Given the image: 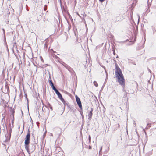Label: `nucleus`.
Returning a JSON list of instances; mask_svg holds the SVG:
<instances>
[{"instance_id":"42","label":"nucleus","mask_w":156,"mask_h":156,"mask_svg":"<svg viewBox=\"0 0 156 156\" xmlns=\"http://www.w3.org/2000/svg\"><path fill=\"white\" fill-rule=\"evenodd\" d=\"M21 112H22V113L23 114V112L21 111Z\"/></svg>"},{"instance_id":"23","label":"nucleus","mask_w":156,"mask_h":156,"mask_svg":"<svg viewBox=\"0 0 156 156\" xmlns=\"http://www.w3.org/2000/svg\"><path fill=\"white\" fill-rule=\"evenodd\" d=\"M2 116H3V119H5V115L4 114H2Z\"/></svg>"},{"instance_id":"27","label":"nucleus","mask_w":156,"mask_h":156,"mask_svg":"<svg viewBox=\"0 0 156 156\" xmlns=\"http://www.w3.org/2000/svg\"><path fill=\"white\" fill-rule=\"evenodd\" d=\"M64 67L66 68H67L68 67V65L66 64H65V66H64Z\"/></svg>"},{"instance_id":"21","label":"nucleus","mask_w":156,"mask_h":156,"mask_svg":"<svg viewBox=\"0 0 156 156\" xmlns=\"http://www.w3.org/2000/svg\"><path fill=\"white\" fill-rule=\"evenodd\" d=\"M80 114H81V115L82 116V115H83V112H82V110H81V111H80Z\"/></svg>"},{"instance_id":"40","label":"nucleus","mask_w":156,"mask_h":156,"mask_svg":"<svg viewBox=\"0 0 156 156\" xmlns=\"http://www.w3.org/2000/svg\"><path fill=\"white\" fill-rule=\"evenodd\" d=\"M68 69L69 71H70V70L69 69Z\"/></svg>"},{"instance_id":"2","label":"nucleus","mask_w":156,"mask_h":156,"mask_svg":"<svg viewBox=\"0 0 156 156\" xmlns=\"http://www.w3.org/2000/svg\"><path fill=\"white\" fill-rule=\"evenodd\" d=\"M30 129H29L27 131V134L26 136L24 142L25 147L27 151H29L28 145H29L30 143Z\"/></svg>"},{"instance_id":"6","label":"nucleus","mask_w":156,"mask_h":156,"mask_svg":"<svg viewBox=\"0 0 156 156\" xmlns=\"http://www.w3.org/2000/svg\"><path fill=\"white\" fill-rule=\"evenodd\" d=\"M9 111L11 112V115L12 116L13 118L14 117V114L15 113V108L12 109V108H10L9 109Z\"/></svg>"},{"instance_id":"19","label":"nucleus","mask_w":156,"mask_h":156,"mask_svg":"<svg viewBox=\"0 0 156 156\" xmlns=\"http://www.w3.org/2000/svg\"><path fill=\"white\" fill-rule=\"evenodd\" d=\"M88 139H89V142L90 143V142H91V137H90V135H89V136Z\"/></svg>"},{"instance_id":"16","label":"nucleus","mask_w":156,"mask_h":156,"mask_svg":"<svg viewBox=\"0 0 156 156\" xmlns=\"http://www.w3.org/2000/svg\"><path fill=\"white\" fill-rule=\"evenodd\" d=\"M5 87L7 90V92L8 91H9V87L8 86L6 85L5 86Z\"/></svg>"},{"instance_id":"13","label":"nucleus","mask_w":156,"mask_h":156,"mask_svg":"<svg viewBox=\"0 0 156 156\" xmlns=\"http://www.w3.org/2000/svg\"><path fill=\"white\" fill-rule=\"evenodd\" d=\"M51 87L52 88V89L54 90V91H55L57 89L54 86V84L53 85H51Z\"/></svg>"},{"instance_id":"17","label":"nucleus","mask_w":156,"mask_h":156,"mask_svg":"<svg viewBox=\"0 0 156 156\" xmlns=\"http://www.w3.org/2000/svg\"><path fill=\"white\" fill-rule=\"evenodd\" d=\"M122 87H123V89L122 90L123 91H125V81H124V84L123 85H121Z\"/></svg>"},{"instance_id":"14","label":"nucleus","mask_w":156,"mask_h":156,"mask_svg":"<svg viewBox=\"0 0 156 156\" xmlns=\"http://www.w3.org/2000/svg\"><path fill=\"white\" fill-rule=\"evenodd\" d=\"M104 69V70L106 73V79H105V83H105L106 80H107V79L108 78V74H107V71H106V69Z\"/></svg>"},{"instance_id":"18","label":"nucleus","mask_w":156,"mask_h":156,"mask_svg":"<svg viewBox=\"0 0 156 156\" xmlns=\"http://www.w3.org/2000/svg\"><path fill=\"white\" fill-rule=\"evenodd\" d=\"M40 59L41 60V61L43 63H44V60L42 58V57L41 56H40Z\"/></svg>"},{"instance_id":"9","label":"nucleus","mask_w":156,"mask_h":156,"mask_svg":"<svg viewBox=\"0 0 156 156\" xmlns=\"http://www.w3.org/2000/svg\"><path fill=\"white\" fill-rule=\"evenodd\" d=\"M48 82H49V84L50 85V86H51V85H53V83L51 79V78L50 77V76H49V78L48 79Z\"/></svg>"},{"instance_id":"31","label":"nucleus","mask_w":156,"mask_h":156,"mask_svg":"<svg viewBox=\"0 0 156 156\" xmlns=\"http://www.w3.org/2000/svg\"><path fill=\"white\" fill-rule=\"evenodd\" d=\"M26 99H27V103H28V98L27 97L26 98Z\"/></svg>"},{"instance_id":"32","label":"nucleus","mask_w":156,"mask_h":156,"mask_svg":"<svg viewBox=\"0 0 156 156\" xmlns=\"http://www.w3.org/2000/svg\"><path fill=\"white\" fill-rule=\"evenodd\" d=\"M26 99H27V103H28V98L27 97L26 98Z\"/></svg>"},{"instance_id":"1","label":"nucleus","mask_w":156,"mask_h":156,"mask_svg":"<svg viewBox=\"0 0 156 156\" xmlns=\"http://www.w3.org/2000/svg\"><path fill=\"white\" fill-rule=\"evenodd\" d=\"M115 75L118 82L121 85H123L125 80L121 69H115Z\"/></svg>"},{"instance_id":"12","label":"nucleus","mask_w":156,"mask_h":156,"mask_svg":"<svg viewBox=\"0 0 156 156\" xmlns=\"http://www.w3.org/2000/svg\"><path fill=\"white\" fill-rule=\"evenodd\" d=\"M59 98L61 100L63 104H64V103H65L66 101H65L64 98H62V96Z\"/></svg>"},{"instance_id":"36","label":"nucleus","mask_w":156,"mask_h":156,"mask_svg":"<svg viewBox=\"0 0 156 156\" xmlns=\"http://www.w3.org/2000/svg\"><path fill=\"white\" fill-rule=\"evenodd\" d=\"M45 136V133L43 134V136Z\"/></svg>"},{"instance_id":"34","label":"nucleus","mask_w":156,"mask_h":156,"mask_svg":"<svg viewBox=\"0 0 156 156\" xmlns=\"http://www.w3.org/2000/svg\"><path fill=\"white\" fill-rule=\"evenodd\" d=\"M148 70L151 73V71L150 70V69H148Z\"/></svg>"},{"instance_id":"5","label":"nucleus","mask_w":156,"mask_h":156,"mask_svg":"<svg viewBox=\"0 0 156 156\" xmlns=\"http://www.w3.org/2000/svg\"><path fill=\"white\" fill-rule=\"evenodd\" d=\"M93 108H91V110L90 111L89 113H88V119L90 120H91L92 118V116L93 115L92 112L93 111Z\"/></svg>"},{"instance_id":"33","label":"nucleus","mask_w":156,"mask_h":156,"mask_svg":"<svg viewBox=\"0 0 156 156\" xmlns=\"http://www.w3.org/2000/svg\"><path fill=\"white\" fill-rule=\"evenodd\" d=\"M44 106L46 108H48V105H47H47H44Z\"/></svg>"},{"instance_id":"24","label":"nucleus","mask_w":156,"mask_h":156,"mask_svg":"<svg viewBox=\"0 0 156 156\" xmlns=\"http://www.w3.org/2000/svg\"><path fill=\"white\" fill-rule=\"evenodd\" d=\"M115 66H116V69L119 68L118 66H117V65L116 63H115Z\"/></svg>"},{"instance_id":"43","label":"nucleus","mask_w":156,"mask_h":156,"mask_svg":"<svg viewBox=\"0 0 156 156\" xmlns=\"http://www.w3.org/2000/svg\"><path fill=\"white\" fill-rule=\"evenodd\" d=\"M32 135L34 137V136H33V135L32 134Z\"/></svg>"},{"instance_id":"28","label":"nucleus","mask_w":156,"mask_h":156,"mask_svg":"<svg viewBox=\"0 0 156 156\" xmlns=\"http://www.w3.org/2000/svg\"><path fill=\"white\" fill-rule=\"evenodd\" d=\"M33 124V121L32 119L31 118V121H30Z\"/></svg>"},{"instance_id":"20","label":"nucleus","mask_w":156,"mask_h":156,"mask_svg":"<svg viewBox=\"0 0 156 156\" xmlns=\"http://www.w3.org/2000/svg\"><path fill=\"white\" fill-rule=\"evenodd\" d=\"M127 93L126 92V93L124 95V97H126L127 96Z\"/></svg>"},{"instance_id":"35","label":"nucleus","mask_w":156,"mask_h":156,"mask_svg":"<svg viewBox=\"0 0 156 156\" xmlns=\"http://www.w3.org/2000/svg\"><path fill=\"white\" fill-rule=\"evenodd\" d=\"M101 2H103L105 0H99Z\"/></svg>"},{"instance_id":"4","label":"nucleus","mask_w":156,"mask_h":156,"mask_svg":"<svg viewBox=\"0 0 156 156\" xmlns=\"http://www.w3.org/2000/svg\"><path fill=\"white\" fill-rule=\"evenodd\" d=\"M75 98H76V102L77 103V104L78 106H79L80 109L81 110H82V107L81 103V101H80V98L78 97V96L76 95H75Z\"/></svg>"},{"instance_id":"37","label":"nucleus","mask_w":156,"mask_h":156,"mask_svg":"<svg viewBox=\"0 0 156 156\" xmlns=\"http://www.w3.org/2000/svg\"><path fill=\"white\" fill-rule=\"evenodd\" d=\"M91 148V147L90 146L89 149H90Z\"/></svg>"},{"instance_id":"39","label":"nucleus","mask_w":156,"mask_h":156,"mask_svg":"<svg viewBox=\"0 0 156 156\" xmlns=\"http://www.w3.org/2000/svg\"><path fill=\"white\" fill-rule=\"evenodd\" d=\"M52 51H53V52L54 53H55V51H53V50H52Z\"/></svg>"},{"instance_id":"44","label":"nucleus","mask_w":156,"mask_h":156,"mask_svg":"<svg viewBox=\"0 0 156 156\" xmlns=\"http://www.w3.org/2000/svg\"><path fill=\"white\" fill-rule=\"evenodd\" d=\"M42 110H43V111H43V108H42Z\"/></svg>"},{"instance_id":"8","label":"nucleus","mask_w":156,"mask_h":156,"mask_svg":"<svg viewBox=\"0 0 156 156\" xmlns=\"http://www.w3.org/2000/svg\"><path fill=\"white\" fill-rule=\"evenodd\" d=\"M47 105L48 107V109L49 110V108L52 111L53 110V108L49 102L47 103Z\"/></svg>"},{"instance_id":"26","label":"nucleus","mask_w":156,"mask_h":156,"mask_svg":"<svg viewBox=\"0 0 156 156\" xmlns=\"http://www.w3.org/2000/svg\"><path fill=\"white\" fill-rule=\"evenodd\" d=\"M5 70V69H3V70L2 71V74L3 75H4L5 74H4V71Z\"/></svg>"},{"instance_id":"41","label":"nucleus","mask_w":156,"mask_h":156,"mask_svg":"<svg viewBox=\"0 0 156 156\" xmlns=\"http://www.w3.org/2000/svg\"><path fill=\"white\" fill-rule=\"evenodd\" d=\"M134 124H135V126H136V123H134Z\"/></svg>"},{"instance_id":"29","label":"nucleus","mask_w":156,"mask_h":156,"mask_svg":"<svg viewBox=\"0 0 156 156\" xmlns=\"http://www.w3.org/2000/svg\"><path fill=\"white\" fill-rule=\"evenodd\" d=\"M24 96H25L26 98L27 97V95L26 94H25L24 95Z\"/></svg>"},{"instance_id":"7","label":"nucleus","mask_w":156,"mask_h":156,"mask_svg":"<svg viewBox=\"0 0 156 156\" xmlns=\"http://www.w3.org/2000/svg\"><path fill=\"white\" fill-rule=\"evenodd\" d=\"M55 92L56 94L58 95V98L62 96L61 94L58 90H56Z\"/></svg>"},{"instance_id":"30","label":"nucleus","mask_w":156,"mask_h":156,"mask_svg":"<svg viewBox=\"0 0 156 156\" xmlns=\"http://www.w3.org/2000/svg\"><path fill=\"white\" fill-rule=\"evenodd\" d=\"M102 147H101V149H100V150L99 152H100V151H101L102 150Z\"/></svg>"},{"instance_id":"3","label":"nucleus","mask_w":156,"mask_h":156,"mask_svg":"<svg viewBox=\"0 0 156 156\" xmlns=\"http://www.w3.org/2000/svg\"><path fill=\"white\" fill-rule=\"evenodd\" d=\"M36 146L34 144H31L29 146V144L28 145V149L29 151H27L29 154L33 152L35 149Z\"/></svg>"},{"instance_id":"15","label":"nucleus","mask_w":156,"mask_h":156,"mask_svg":"<svg viewBox=\"0 0 156 156\" xmlns=\"http://www.w3.org/2000/svg\"><path fill=\"white\" fill-rule=\"evenodd\" d=\"M93 83L96 87H98V84L96 81H94L93 82Z\"/></svg>"},{"instance_id":"22","label":"nucleus","mask_w":156,"mask_h":156,"mask_svg":"<svg viewBox=\"0 0 156 156\" xmlns=\"http://www.w3.org/2000/svg\"><path fill=\"white\" fill-rule=\"evenodd\" d=\"M14 118H13V119L12 121V125H13V124L14 123Z\"/></svg>"},{"instance_id":"11","label":"nucleus","mask_w":156,"mask_h":156,"mask_svg":"<svg viewBox=\"0 0 156 156\" xmlns=\"http://www.w3.org/2000/svg\"><path fill=\"white\" fill-rule=\"evenodd\" d=\"M65 107L66 106L68 108H69L70 109V105L67 102H65V103H64V104Z\"/></svg>"},{"instance_id":"10","label":"nucleus","mask_w":156,"mask_h":156,"mask_svg":"<svg viewBox=\"0 0 156 156\" xmlns=\"http://www.w3.org/2000/svg\"><path fill=\"white\" fill-rule=\"evenodd\" d=\"M63 153L62 151H58V154L56 156H63Z\"/></svg>"},{"instance_id":"25","label":"nucleus","mask_w":156,"mask_h":156,"mask_svg":"<svg viewBox=\"0 0 156 156\" xmlns=\"http://www.w3.org/2000/svg\"><path fill=\"white\" fill-rule=\"evenodd\" d=\"M10 138L9 139H7V138L6 139L5 142H8V141L9 140Z\"/></svg>"},{"instance_id":"38","label":"nucleus","mask_w":156,"mask_h":156,"mask_svg":"<svg viewBox=\"0 0 156 156\" xmlns=\"http://www.w3.org/2000/svg\"><path fill=\"white\" fill-rule=\"evenodd\" d=\"M35 144H37V142H35Z\"/></svg>"}]
</instances>
